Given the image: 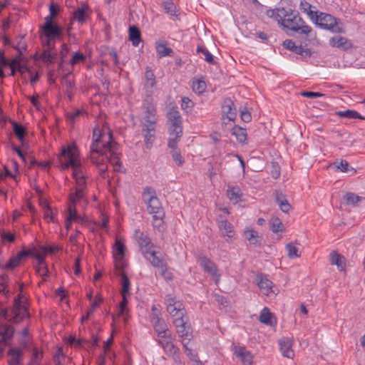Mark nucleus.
Segmentation results:
<instances>
[{"label":"nucleus","mask_w":365,"mask_h":365,"mask_svg":"<svg viewBox=\"0 0 365 365\" xmlns=\"http://www.w3.org/2000/svg\"><path fill=\"white\" fill-rule=\"evenodd\" d=\"M222 123L227 124L230 121H234L237 116V109L234 101L230 98H226L222 106Z\"/></svg>","instance_id":"ddd939ff"},{"label":"nucleus","mask_w":365,"mask_h":365,"mask_svg":"<svg viewBox=\"0 0 365 365\" xmlns=\"http://www.w3.org/2000/svg\"><path fill=\"white\" fill-rule=\"evenodd\" d=\"M283 46L288 50L304 57H309L312 51L309 48H304L302 45L297 46L292 40L287 39L283 42Z\"/></svg>","instance_id":"dca6fc26"},{"label":"nucleus","mask_w":365,"mask_h":365,"mask_svg":"<svg viewBox=\"0 0 365 365\" xmlns=\"http://www.w3.org/2000/svg\"><path fill=\"white\" fill-rule=\"evenodd\" d=\"M168 133V147L174 148L178 145V141L182 135V119L176 106L170 108L167 113Z\"/></svg>","instance_id":"7ed1b4c3"},{"label":"nucleus","mask_w":365,"mask_h":365,"mask_svg":"<svg viewBox=\"0 0 365 365\" xmlns=\"http://www.w3.org/2000/svg\"><path fill=\"white\" fill-rule=\"evenodd\" d=\"M164 215H153V226L154 228H158V230L160 229V227L163 226V217Z\"/></svg>","instance_id":"69168bd1"},{"label":"nucleus","mask_w":365,"mask_h":365,"mask_svg":"<svg viewBox=\"0 0 365 365\" xmlns=\"http://www.w3.org/2000/svg\"><path fill=\"white\" fill-rule=\"evenodd\" d=\"M299 6L301 11L307 13L311 18L313 17L314 12L311 10L312 5L309 2L306 1H302Z\"/></svg>","instance_id":"e2e57ef3"},{"label":"nucleus","mask_w":365,"mask_h":365,"mask_svg":"<svg viewBox=\"0 0 365 365\" xmlns=\"http://www.w3.org/2000/svg\"><path fill=\"white\" fill-rule=\"evenodd\" d=\"M227 196L233 204H237L242 197V192L238 186L228 185Z\"/></svg>","instance_id":"c85d7f7f"},{"label":"nucleus","mask_w":365,"mask_h":365,"mask_svg":"<svg viewBox=\"0 0 365 365\" xmlns=\"http://www.w3.org/2000/svg\"><path fill=\"white\" fill-rule=\"evenodd\" d=\"M11 313V317L9 319V322L12 324H19L28 316L27 308L23 304L21 295L20 294L14 298Z\"/></svg>","instance_id":"1a4fd4ad"},{"label":"nucleus","mask_w":365,"mask_h":365,"mask_svg":"<svg viewBox=\"0 0 365 365\" xmlns=\"http://www.w3.org/2000/svg\"><path fill=\"white\" fill-rule=\"evenodd\" d=\"M344 199L346 204L356 205L362 198L353 192H347L344 196Z\"/></svg>","instance_id":"09e8293b"},{"label":"nucleus","mask_w":365,"mask_h":365,"mask_svg":"<svg viewBox=\"0 0 365 365\" xmlns=\"http://www.w3.org/2000/svg\"><path fill=\"white\" fill-rule=\"evenodd\" d=\"M163 8L166 13L170 16H175L176 14V6L171 1H165L163 3Z\"/></svg>","instance_id":"4d7b16f0"},{"label":"nucleus","mask_w":365,"mask_h":365,"mask_svg":"<svg viewBox=\"0 0 365 365\" xmlns=\"http://www.w3.org/2000/svg\"><path fill=\"white\" fill-rule=\"evenodd\" d=\"M276 201L279 206L280 209L284 212H288L291 208L288 201L284 198L282 194L277 195L276 197Z\"/></svg>","instance_id":"37998d69"},{"label":"nucleus","mask_w":365,"mask_h":365,"mask_svg":"<svg viewBox=\"0 0 365 365\" xmlns=\"http://www.w3.org/2000/svg\"><path fill=\"white\" fill-rule=\"evenodd\" d=\"M158 339H156L157 343L163 349L164 344L163 343H168L173 341V336L170 331L165 332V336L163 334L158 335Z\"/></svg>","instance_id":"6e6d98bb"},{"label":"nucleus","mask_w":365,"mask_h":365,"mask_svg":"<svg viewBox=\"0 0 365 365\" xmlns=\"http://www.w3.org/2000/svg\"><path fill=\"white\" fill-rule=\"evenodd\" d=\"M162 277L167 281L172 280L173 278V274L168 270L167 264H164L162 267H159Z\"/></svg>","instance_id":"052dcab7"},{"label":"nucleus","mask_w":365,"mask_h":365,"mask_svg":"<svg viewBox=\"0 0 365 365\" xmlns=\"http://www.w3.org/2000/svg\"><path fill=\"white\" fill-rule=\"evenodd\" d=\"M36 272L42 277H47L48 275V269L46 263L37 264L36 267Z\"/></svg>","instance_id":"680f3d73"},{"label":"nucleus","mask_w":365,"mask_h":365,"mask_svg":"<svg viewBox=\"0 0 365 365\" xmlns=\"http://www.w3.org/2000/svg\"><path fill=\"white\" fill-rule=\"evenodd\" d=\"M286 250L287 252L288 257L291 259L300 257L298 248L292 243H289L286 245Z\"/></svg>","instance_id":"603ef678"},{"label":"nucleus","mask_w":365,"mask_h":365,"mask_svg":"<svg viewBox=\"0 0 365 365\" xmlns=\"http://www.w3.org/2000/svg\"><path fill=\"white\" fill-rule=\"evenodd\" d=\"M32 354L30 357V361L28 365H41L43 356V351L34 346L31 349Z\"/></svg>","instance_id":"2f4dec72"},{"label":"nucleus","mask_w":365,"mask_h":365,"mask_svg":"<svg viewBox=\"0 0 365 365\" xmlns=\"http://www.w3.org/2000/svg\"><path fill=\"white\" fill-rule=\"evenodd\" d=\"M197 53H202L205 58V61H206L209 63H214V58L212 53L205 48L202 46H197L196 49Z\"/></svg>","instance_id":"5fc2aeb1"},{"label":"nucleus","mask_w":365,"mask_h":365,"mask_svg":"<svg viewBox=\"0 0 365 365\" xmlns=\"http://www.w3.org/2000/svg\"><path fill=\"white\" fill-rule=\"evenodd\" d=\"M86 60V56L80 52H76L74 53L71 61H70V63L72 65V66H74L77 63H78L79 62H83L85 61Z\"/></svg>","instance_id":"0e129e2a"},{"label":"nucleus","mask_w":365,"mask_h":365,"mask_svg":"<svg viewBox=\"0 0 365 365\" xmlns=\"http://www.w3.org/2000/svg\"><path fill=\"white\" fill-rule=\"evenodd\" d=\"M292 339L288 337H283L279 340V349L282 355L289 359H292L294 356L292 349Z\"/></svg>","instance_id":"a211bd4d"},{"label":"nucleus","mask_w":365,"mask_h":365,"mask_svg":"<svg viewBox=\"0 0 365 365\" xmlns=\"http://www.w3.org/2000/svg\"><path fill=\"white\" fill-rule=\"evenodd\" d=\"M281 26L305 35H309L312 31V28L306 24L299 12L292 9H286Z\"/></svg>","instance_id":"20e7f679"},{"label":"nucleus","mask_w":365,"mask_h":365,"mask_svg":"<svg viewBox=\"0 0 365 365\" xmlns=\"http://www.w3.org/2000/svg\"><path fill=\"white\" fill-rule=\"evenodd\" d=\"M329 43L333 47L346 50L351 46V42L344 36H336L330 38Z\"/></svg>","instance_id":"b1692460"},{"label":"nucleus","mask_w":365,"mask_h":365,"mask_svg":"<svg viewBox=\"0 0 365 365\" xmlns=\"http://www.w3.org/2000/svg\"><path fill=\"white\" fill-rule=\"evenodd\" d=\"M172 150L170 154L173 157V160L178 165H182L184 163V159L181 155L180 150L178 149L177 145L174 148H170Z\"/></svg>","instance_id":"3c124183"},{"label":"nucleus","mask_w":365,"mask_h":365,"mask_svg":"<svg viewBox=\"0 0 365 365\" xmlns=\"http://www.w3.org/2000/svg\"><path fill=\"white\" fill-rule=\"evenodd\" d=\"M15 334V329L11 325L0 323V357L2 356L5 347L10 346Z\"/></svg>","instance_id":"9b49d317"},{"label":"nucleus","mask_w":365,"mask_h":365,"mask_svg":"<svg viewBox=\"0 0 365 365\" xmlns=\"http://www.w3.org/2000/svg\"><path fill=\"white\" fill-rule=\"evenodd\" d=\"M142 127V135L147 148H150L155 139L156 126L140 125Z\"/></svg>","instance_id":"f3484780"},{"label":"nucleus","mask_w":365,"mask_h":365,"mask_svg":"<svg viewBox=\"0 0 365 365\" xmlns=\"http://www.w3.org/2000/svg\"><path fill=\"white\" fill-rule=\"evenodd\" d=\"M143 255L146 259L150 261L153 267L159 268L165 264L162 259L157 256V252L151 250V249L149 250H143Z\"/></svg>","instance_id":"a878e982"},{"label":"nucleus","mask_w":365,"mask_h":365,"mask_svg":"<svg viewBox=\"0 0 365 365\" xmlns=\"http://www.w3.org/2000/svg\"><path fill=\"white\" fill-rule=\"evenodd\" d=\"M68 215L67 217V220L70 221H76L80 219V217L78 215L76 209V205L71 204L68 207Z\"/></svg>","instance_id":"bf43d9fd"},{"label":"nucleus","mask_w":365,"mask_h":365,"mask_svg":"<svg viewBox=\"0 0 365 365\" xmlns=\"http://www.w3.org/2000/svg\"><path fill=\"white\" fill-rule=\"evenodd\" d=\"M129 39L132 42L133 46H138L141 41V34L139 29L135 26H130L129 27Z\"/></svg>","instance_id":"7c9ffc66"},{"label":"nucleus","mask_w":365,"mask_h":365,"mask_svg":"<svg viewBox=\"0 0 365 365\" xmlns=\"http://www.w3.org/2000/svg\"><path fill=\"white\" fill-rule=\"evenodd\" d=\"M152 314L150 315V322L153 326L154 331L158 335L163 334L170 331L165 320L160 317V312L155 305L152 307Z\"/></svg>","instance_id":"4468645a"},{"label":"nucleus","mask_w":365,"mask_h":365,"mask_svg":"<svg viewBox=\"0 0 365 365\" xmlns=\"http://www.w3.org/2000/svg\"><path fill=\"white\" fill-rule=\"evenodd\" d=\"M120 151L119 144L113 138L112 131H107L96 128L93 131V143L90 146V159L98 169L100 175L106 178L109 162L115 171L124 173L125 169L120 162Z\"/></svg>","instance_id":"f257e3e1"},{"label":"nucleus","mask_w":365,"mask_h":365,"mask_svg":"<svg viewBox=\"0 0 365 365\" xmlns=\"http://www.w3.org/2000/svg\"><path fill=\"white\" fill-rule=\"evenodd\" d=\"M73 19L78 23H83L88 18V14L83 7L78 8L73 14Z\"/></svg>","instance_id":"c03bdc74"},{"label":"nucleus","mask_w":365,"mask_h":365,"mask_svg":"<svg viewBox=\"0 0 365 365\" xmlns=\"http://www.w3.org/2000/svg\"><path fill=\"white\" fill-rule=\"evenodd\" d=\"M143 199L147 205V210L149 213L160 215H165L161 202L157 197L155 189L152 187L147 186L144 188Z\"/></svg>","instance_id":"39448f33"},{"label":"nucleus","mask_w":365,"mask_h":365,"mask_svg":"<svg viewBox=\"0 0 365 365\" xmlns=\"http://www.w3.org/2000/svg\"><path fill=\"white\" fill-rule=\"evenodd\" d=\"M193 103L189 98L183 97L182 98L181 108L182 110H185L187 112V109H191Z\"/></svg>","instance_id":"338daca9"},{"label":"nucleus","mask_w":365,"mask_h":365,"mask_svg":"<svg viewBox=\"0 0 365 365\" xmlns=\"http://www.w3.org/2000/svg\"><path fill=\"white\" fill-rule=\"evenodd\" d=\"M78 150L74 144H69L61 149L57 158L63 169H67L72 167L73 169V177H79L83 175V168L78 161Z\"/></svg>","instance_id":"f03ea898"},{"label":"nucleus","mask_w":365,"mask_h":365,"mask_svg":"<svg viewBox=\"0 0 365 365\" xmlns=\"http://www.w3.org/2000/svg\"><path fill=\"white\" fill-rule=\"evenodd\" d=\"M17 340L19 344L21 346V348L23 350H31L35 346L32 337L18 338Z\"/></svg>","instance_id":"79ce46f5"},{"label":"nucleus","mask_w":365,"mask_h":365,"mask_svg":"<svg viewBox=\"0 0 365 365\" xmlns=\"http://www.w3.org/2000/svg\"><path fill=\"white\" fill-rule=\"evenodd\" d=\"M243 236L249 241L250 245L255 246H259L261 245V236L259 235V233L256 230L252 228L245 230Z\"/></svg>","instance_id":"4be33fe9"},{"label":"nucleus","mask_w":365,"mask_h":365,"mask_svg":"<svg viewBox=\"0 0 365 365\" xmlns=\"http://www.w3.org/2000/svg\"><path fill=\"white\" fill-rule=\"evenodd\" d=\"M336 115L340 118L365 120V117L362 116L360 113L354 110L347 109L346 110H339L336 112Z\"/></svg>","instance_id":"473e14b6"},{"label":"nucleus","mask_w":365,"mask_h":365,"mask_svg":"<svg viewBox=\"0 0 365 365\" xmlns=\"http://www.w3.org/2000/svg\"><path fill=\"white\" fill-rule=\"evenodd\" d=\"M61 247L58 245H48L43 247V250L45 253L53 254L56 252L61 250Z\"/></svg>","instance_id":"774afa93"},{"label":"nucleus","mask_w":365,"mask_h":365,"mask_svg":"<svg viewBox=\"0 0 365 365\" xmlns=\"http://www.w3.org/2000/svg\"><path fill=\"white\" fill-rule=\"evenodd\" d=\"M42 29L47 38H61L63 35L62 28L57 24L42 27Z\"/></svg>","instance_id":"5701e85b"},{"label":"nucleus","mask_w":365,"mask_h":365,"mask_svg":"<svg viewBox=\"0 0 365 365\" xmlns=\"http://www.w3.org/2000/svg\"><path fill=\"white\" fill-rule=\"evenodd\" d=\"M156 84L155 77L152 70L147 67L145 72V83L144 88L147 93H153V88Z\"/></svg>","instance_id":"393cba45"},{"label":"nucleus","mask_w":365,"mask_h":365,"mask_svg":"<svg viewBox=\"0 0 365 365\" xmlns=\"http://www.w3.org/2000/svg\"><path fill=\"white\" fill-rule=\"evenodd\" d=\"M330 263L336 265L339 271H344L346 267V259L336 251H332L330 253Z\"/></svg>","instance_id":"bb28decb"},{"label":"nucleus","mask_w":365,"mask_h":365,"mask_svg":"<svg viewBox=\"0 0 365 365\" xmlns=\"http://www.w3.org/2000/svg\"><path fill=\"white\" fill-rule=\"evenodd\" d=\"M197 262L204 272L209 274L211 277L215 279V283H217L220 279V274H218V269L216 264L211 259L202 255H198Z\"/></svg>","instance_id":"f8f14e48"},{"label":"nucleus","mask_w":365,"mask_h":365,"mask_svg":"<svg viewBox=\"0 0 365 365\" xmlns=\"http://www.w3.org/2000/svg\"><path fill=\"white\" fill-rule=\"evenodd\" d=\"M173 324L179 337L182 339V343L184 347H186V342H189L192 338V329L188 324L187 314L182 318H176L175 320L173 321Z\"/></svg>","instance_id":"0eeeda50"},{"label":"nucleus","mask_w":365,"mask_h":365,"mask_svg":"<svg viewBox=\"0 0 365 365\" xmlns=\"http://www.w3.org/2000/svg\"><path fill=\"white\" fill-rule=\"evenodd\" d=\"M114 259L116 274L118 276H121V273L125 272L124 268L126 266V263L124 261V258H120V257H117L116 255H114Z\"/></svg>","instance_id":"de8ad7c7"},{"label":"nucleus","mask_w":365,"mask_h":365,"mask_svg":"<svg viewBox=\"0 0 365 365\" xmlns=\"http://www.w3.org/2000/svg\"><path fill=\"white\" fill-rule=\"evenodd\" d=\"M57 52L56 49H44L42 53H41L38 56V58L41 59L44 63L49 64L53 62V61L56 58Z\"/></svg>","instance_id":"c756f323"},{"label":"nucleus","mask_w":365,"mask_h":365,"mask_svg":"<svg viewBox=\"0 0 365 365\" xmlns=\"http://www.w3.org/2000/svg\"><path fill=\"white\" fill-rule=\"evenodd\" d=\"M163 344V350L168 355L173 356V357L178 356V349L173 344V341L164 343Z\"/></svg>","instance_id":"a18cd8bd"},{"label":"nucleus","mask_w":365,"mask_h":365,"mask_svg":"<svg viewBox=\"0 0 365 365\" xmlns=\"http://www.w3.org/2000/svg\"><path fill=\"white\" fill-rule=\"evenodd\" d=\"M165 304L167 307L168 312L171 315L173 321L176 318H182L187 314L186 310L182 303L177 300L176 297L172 294H167L165 296Z\"/></svg>","instance_id":"6e6552de"},{"label":"nucleus","mask_w":365,"mask_h":365,"mask_svg":"<svg viewBox=\"0 0 365 365\" xmlns=\"http://www.w3.org/2000/svg\"><path fill=\"white\" fill-rule=\"evenodd\" d=\"M258 286L265 295H269L272 292V282L266 277H260Z\"/></svg>","instance_id":"c9c22d12"},{"label":"nucleus","mask_w":365,"mask_h":365,"mask_svg":"<svg viewBox=\"0 0 365 365\" xmlns=\"http://www.w3.org/2000/svg\"><path fill=\"white\" fill-rule=\"evenodd\" d=\"M272 318L273 314L269 311L268 308L264 307L260 312L259 320L264 324L272 326L274 324Z\"/></svg>","instance_id":"72a5a7b5"},{"label":"nucleus","mask_w":365,"mask_h":365,"mask_svg":"<svg viewBox=\"0 0 365 365\" xmlns=\"http://www.w3.org/2000/svg\"><path fill=\"white\" fill-rule=\"evenodd\" d=\"M269 226L270 230L274 233L282 231L284 227V225L278 217H272L270 220Z\"/></svg>","instance_id":"49530a36"},{"label":"nucleus","mask_w":365,"mask_h":365,"mask_svg":"<svg viewBox=\"0 0 365 365\" xmlns=\"http://www.w3.org/2000/svg\"><path fill=\"white\" fill-rule=\"evenodd\" d=\"M121 277V282H120V284H121V291H120V294L121 295H130V280L127 276V274L125 273V272H122L121 273V276H120Z\"/></svg>","instance_id":"e433bc0d"},{"label":"nucleus","mask_w":365,"mask_h":365,"mask_svg":"<svg viewBox=\"0 0 365 365\" xmlns=\"http://www.w3.org/2000/svg\"><path fill=\"white\" fill-rule=\"evenodd\" d=\"M83 197V187H77L76 190V192L70 195V199L71 200V204L76 205L78 200H80Z\"/></svg>","instance_id":"13d9d810"},{"label":"nucleus","mask_w":365,"mask_h":365,"mask_svg":"<svg viewBox=\"0 0 365 365\" xmlns=\"http://www.w3.org/2000/svg\"><path fill=\"white\" fill-rule=\"evenodd\" d=\"M231 133L236 137L237 140L240 143H244L247 140V135L245 128L235 125L232 128Z\"/></svg>","instance_id":"f704fd0d"},{"label":"nucleus","mask_w":365,"mask_h":365,"mask_svg":"<svg viewBox=\"0 0 365 365\" xmlns=\"http://www.w3.org/2000/svg\"><path fill=\"white\" fill-rule=\"evenodd\" d=\"M156 51L158 54L161 57L172 56L173 55V50L171 48L166 46V45L163 43L157 44Z\"/></svg>","instance_id":"a19ab883"},{"label":"nucleus","mask_w":365,"mask_h":365,"mask_svg":"<svg viewBox=\"0 0 365 365\" xmlns=\"http://www.w3.org/2000/svg\"><path fill=\"white\" fill-rule=\"evenodd\" d=\"M114 250L116 252V254H114V255L120 257V258H124L125 247L121 241L118 240L115 241L114 245Z\"/></svg>","instance_id":"864d4df0"},{"label":"nucleus","mask_w":365,"mask_h":365,"mask_svg":"<svg viewBox=\"0 0 365 365\" xmlns=\"http://www.w3.org/2000/svg\"><path fill=\"white\" fill-rule=\"evenodd\" d=\"M206 83L202 80H196L192 82V91L197 94H201L205 91Z\"/></svg>","instance_id":"8fccbe9b"},{"label":"nucleus","mask_w":365,"mask_h":365,"mask_svg":"<svg viewBox=\"0 0 365 365\" xmlns=\"http://www.w3.org/2000/svg\"><path fill=\"white\" fill-rule=\"evenodd\" d=\"M316 24L321 28L332 32L341 33L342 29L339 26L337 19L329 14L320 13L316 16Z\"/></svg>","instance_id":"9d476101"},{"label":"nucleus","mask_w":365,"mask_h":365,"mask_svg":"<svg viewBox=\"0 0 365 365\" xmlns=\"http://www.w3.org/2000/svg\"><path fill=\"white\" fill-rule=\"evenodd\" d=\"M134 238L138 245L142 254H143V250H149L155 247L154 244L151 242L150 237L140 230H135Z\"/></svg>","instance_id":"2eb2a0df"},{"label":"nucleus","mask_w":365,"mask_h":365,"mask_svg":"<svg viewBox=\"0 0 365 365\" xmlns=\"http://www.w3.org/2000/svg\"><path fill=\"white\" fill-rule=\"evenodd\" d=\"M12 47L16 49L20 56L27 49V45L23 39V36H19L15 41L12 42Z\"/></svg>","instance_id":"58836bf2"},{"label":"nucleus","mask_w":365,"mask_h":365,"mask_svg":"<svg viewBox=\"0 0 365 365\" xmlns=\"http://www.w3.org/2000/svg\"><path fill=\"white\" fill-rule=\"evenodd\" d=\"M235 355L243 365H252L253 356L245 347H235Z\"/></svg>","instance_id":"6ab92c4d"},{"label":"nucleus","mask_w":365,"mask_h":365,"mask_svg":"<svg viewBox=\"0 0 365 365\" xmlns=\"http://www.w3.org/2000/svg\"><path fill=\"white\" fill-rule=\"evenodd\" d=\"M143 115L140 120V125L156 126L157 123V109L153 103V99L148 96L143 101Z\"/></svg>","instance_id":"423d86ee"},{"label":"nucleus","mask_w":365,"mask_h":365,"mask_svg":"<svg viewBox=\"0 0 365 365\" xmlns=\"http://www.w3.org/2000/svg\"><path fill=\"white\" fill-rule=\"evenodd\" d=\"M29 252L26 250H22L19 252L16 255L11 257L8 262L2 266V268L7 269H13L18 267L20 264L21 260L29 256Z\"/></svg>","instance_id":"412c9836"},{"label":"nucleus","mask_w":365,"mask_h":365,"mask_svg":"<svg viewBox=\"0 0 365 365\" xmlns=\"http://www.w3.org/2000/svg\"><path fill=\"white\" fill-rule=\"evenodd\" d=\"M219 228L220 230H224L225 233H223L224 236H227L228 238H231L233 237L232 233L233 232V227L230 222H229L227 220H220L219 222Z\"/></svg>","instance_id":"4c0bfd02"},{"label":"nucleus","mask_w":365,"mask_h":365,"mask_svg":"<svg viewBox=\"0 0 365 365\" xmlns=\"http://www.w3.org/2000/svg\"><path fill=\"white\" fill-rule=\"evenodd\" d=\"M13 128H14V134L18 138L19 141L21 142L22 145H24V135L26 134V129H25V128L23 125H21V124H19L17 123H14Z\"/></svg>","instance_id":"ea45409f"},{"label":"nucleus","mask_w":365,"mask_h":365,"mask_svg":"<svg viewBox=\"0 0 365 365\" xmlns=\"http://www.w3.org/2000/svg\"><path fill=\"white\" fill-rule=\"evenodd\" d=\"M7 355L9 357L8 361L17 364H22L24 352V350L19 346H13L11 347L8 351Z\"/></svg>","instance_id":"aec40b11"},{"label":"nucleus","mask_w":365,"mask_h":365,"mask_svg":"<svg viewBox=\"0 0 365 365\" xmlns=\"http://www.w3.org/2000/svg\"><path fill=\"white\" fill-rule=\"evenodd\" d=\"M286 9H287L284 7L268 9L266 11V15L269 18L273 19L274 20L277 21L278 24L281 26L283 21V16L285 14Z\"/></svg>","instance_id":"cd10ccee"}]
</instances>
